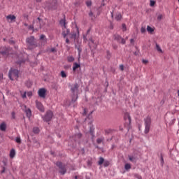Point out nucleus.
Segmentation results:
<instances>
[{
  "label": "nucleus",
  "mask_w": 179,
  "mask_h": 179,
  "mask_svg": "<svg viewBox=\"0 0 179 179\" xmlns=\"http://www.w3.org/2000/svg\"><path fill=\"white\" fill-rule=\"evenodd\" d=\"M9 78L11 80H16L19 78V71L15 69H11L8 73Z\"/></svg>",
  "instance_id": "1"
},
{
  "label": "nucleus",
  "mask_w": 179,
  "mask_h": 179,
  "mask_svg": "<svg viewBox=\"0 0 179 179\" xmlns=\"http://www.w3.org/2000/svg\"><path fill=\"white\" fill-rule=\"evenodd\" d=\"M78 89H79V85L73 84L71 86V90L72 93H73V96H72V101H76L78 100Z\"/></svg>",
  "instance_id": "2"
},
{
  "label": "nucleus",
  "mask_w": 179,
  "mask_h": 179,
  "mask_svg": "<svg viewBox=\"0 0 179 179\" xmlns=\"http://www.w3.org/2000/svg\"><path fill=\"white\" fill-rule=\"evenodd\" d=\"M152 124V120L150 117H148L145 119V134H149V131H150V125Z\"/></svg>",
  "instance_id": "3"
},
{
  "label": "nucleus",
  "mask_w": 179,
  "mask_h": 179,
  "mask_svg": "<svg viewBox=\"0 0 179 179\" xmlns=\"http://www.w3.org/2000/svg\"><path fill=\"white\" fill-rule=\"evenodd\" d=\"M27 44L29 48H34L35 47H37L34 36H30L29 38H27Z\"/></svg>",
  "instance_id": "4"
},
{
  "label": "nucleus",
  "mask_w": 179,
  "mask_h": 179,
  "mask_svg": "<svg viewBox=\"0 0 179 179\" xmlns=\"http://www.w3.org/2000/svg\"><path fill=\"white\" fill-rule=\"evenodd\" d=\"M52 117H54L52 111L48 110L43 117V120L44 121H46V122H48L49 121H51V120H52Z\"/></svg>",
  "instance_id": "5"
},
{
  "label": "nucleus",
  "mask_w": 179,
  "mask_h": 179,
  "mask_svg": "<svg viewBox=\"0 0 179 179\" xmlns=\"http://www.w3.org/2000/svg\"><path fill=\"white\" fill-rule=\"evenodd\" d=\"M57 166L59 168V173L63 176L66 173V169L65 168V165H63L61 162H57Z\"/></svg>",
  "instance_id": "6"
},
{
  "label": "nucleus",
  "mask_w": 179,
  "mask_h": 179,
  "mask_svg": "<svg viewBox=\"0 0 179 179\" xmlns=\"http://www.w3.org/2000/svg\"><path fill=\"white\" fill-rule=\"evenodd\" d=\"M46 93H47V90H45V88H41L38 91V94L39 97H41L42 99H45Z\"/></svg>",
  "instance_id": "7"
},
{
  "label": "nucleus",
  "mask_w": 179,
  "mask_h": 179,
  "mask_svg": "<svg viewBox=\"0 0 179 179\" xmlns=\"http://www.w3.org/2000/svg\"><path fill=\"white\" fill-rule=\"evenodd\" d=\"M35 103L38 110L42 113H44V106H43V103H41V102L38 101V100H36Z\"/></svg>",
  "instance_id": "8"
},
{
  "label": "nucleus",
  "mask_w": 179,
  "mask_h": 179,
  "mask_svg": "<svg viewBox=\"0 0 179 179\" xmlns=\"http://www.w3.org/2000/svg\"><path fill=\"white\" fill-rule=\"evenodd\" d=\"M124 120L129 125L131 124V115H129V113H124Z\"/></svg>",
  "instance_id": "9"
},
{
  "label": "nucleus",
  "mask_w": 179,
  "mask_h": 179,
  "mask_svg": "<svg viewBox=\"0 0 179 179\" xmlns=\"http://www.w3.org/2000/svg\"><path fill=\"white\" fill-rule=\"evenodd\" d=\"M6 19H7L8 22H9V23H10L12 22H15V20H16V16H15L13 15H8L6 16Z\"/></svg>",
  "instance_id": "10"
},
{
  "label": "nucleus",
  "mask_w": 179,
  "mask_h": 179,
  "mask_svg": "<svg viewBox=\"0 0 179 179\" xmlns=\"http://www.w3.org/2000/svg\"><path fill=\"white\" fill-rule=\"evenodd\" d=\"M40 41L41 43V45H44V44H45V43H47V38H45V36L41 35Z\"/></svg>",
  "instance_id": "11"
},
{
  "label": "nucleus",
  "mask_w": 179,
  "mask_h": 179,
  "mask_svg": "<svg viewBox=\"0 0 179 179\" xmlns=\"http://www.w3.org/2000/svg\"><path fill=\"white\" fill-rule=\"evenodd\" d=\"M0 54H2V55H6V54H9V50L6 48H1Z\"/></svg>",
  "instance_id": "12"
},
{
  "label": "nucleus",
  "mask_w": 179,
  "mask_h": 179,
  "mask_svg": "<svg viewBox=\"0 0 179 179\" xmlns=\"http://www.w3.org/2000/svg\"><path fill=\"white\" fill-rule=\"evenodd\" d=\"M115 39L117 40L119 43H122V44H125V39L121 38V36L117 35L115 36Z\"/></svg>",
  "instance_id": "13"
},
{
  "label": "nucleus",
  "mask_w": 179,
  "mask_h": 179,
  "mask_svg": "<svg viewBox=\"0 0 179 179\" xmlns=\"http://www.w3.org/2000/svg\"><path fill=\"white\" fill-rule=\"evenodd\" d=\"M0 131H6V123L2 122L1 124H0Z\"/></svg>",
  "instance_id": "14"
},
{
  "label": "nucleus",
  "mask_w": 179,
  "mask_h": 179,
  "mask_svg": "<svg viewBox=\"0 0 179 179\" xmlns=\"http://www.w3.org/2000/svg\"><path fill=\"white\" fill-rule=\"evenodd\" d=\"M16 156V151H15V149H11L10 151V159H13Z\"/></svg>",
  "instance_id": "15"
},
{
  "label": "nucleus",
  "mask_w": 179,
  "mask_h": 179,
  "mask_svg": "<svg viewBox=\"0 0 179 179\" xmlns=\"http://www.w3.org/2000/svg\"><path fill=\"white\" fill-rule=\"evenodd\" d=\"M64 31L62 32V36L64 37H66V36H68V34H69V29H66L63 28Z\"/></svg>",
  "instance_id": "16"
},
{
  "label": "nucleus",
  "mask_w": 179,
  "mask_h": 179,
  "mask_svg": "<svg viewBox=\"0 0 179 179\" xmlns=\"http://www.w3.org/2000/svg\"><path fill=\"white\" fill-rule=\"evenodd\" d=\"M78 68H80V64H79L78 63H74L73 66V72H75V71H76V69H78Z\"/></svg>",
  "instance_id": "17"
},
{
  "label": "nucleus",
  "mask_w": 179,
  "mask_h": 179,
  "mask_svg": "<svg viewBox=\"0 0 179 179\" xmlns=\"http://www.w3.org/2000/svg\"><path fill=\"white\" fill-rule=\"evenodd\" d=\"M60 24L63 27V29H66V22H65V20H61Z\"/></svg>",
  "instance_id": "18"
},
{
  "label": "nucleus",
  "mask_w": 179,
  "mask_h": 179,
  "mask_svg": "<svg viewBox=\"0 0 179 179\" xmlns=\"http://www.w3.org/2000/svg\"><path fill=\"white\" fill-rule=\"evenodd\" d=\"M25 113H26L27 116L28 117V118H30L31 117V110L29 108L26 109Z\"/></svg>",
  "instance_id": "19"
},
{
  "label": "nucleus",
  "mask_w": 179,
  "mask_h": 179,
  "mask_svg": "<svg viewBox=\"0 0 179 179\" xmlns=\"http://www.w3.org/2000/svg\"><path fill=\"white\" fill-rule=\"evenodd\" d=\"M156 48H157V51H158V52L163 54V50H162V48H160V45H159V44H156Z\"/></svg>",
  "instance_id": "20"
},
{
  "label": "nucleus",
  "mask_w": 179,
  "mask_h": 179,
  "mask_svg": "<svg viewBox=\"0 0 179 179\" xmlns=\"http://www.w3.org/2000/svg\"><path fill=\"white\" fill-rule=\"evenodd\" d=\"M78 37H79V31H78L77 29V34H73L72 38H74L75 40H76Z\"/></svg>",
  "instance_id": "21"
},
{
  "label": "nucleus",
  "mask_w": 179,
  "mask_h": 179,
  "mask_svg": "<svg viewBox=\"0 0 179 179\" xmlns=\"http://www.w3.org/2000/svg\"><path fill=\"white\" fill-rule=\"evenodd\" d=\"M147 31H148V33H153V31H155V29L152 28L150 26H148Z\"/></svg>",
  "instance_id": "22"
},
{
  "label": "nucleus",
  "mask_w": 179,
  "mask_h": 179,
  "mask_svg": "<svg viewBox=\"0 0 179 179\" xmlns=\"http://www.w3.org/2000/svg\"><path fill=\"white\" fill-rule=\"evenodd\" d=\"M67 59L69 62H73L75 61V58H73V57L72 56L68 57Z\"/></svg>",
  "instance_id": "23"
},
{
  "label": "nucleus",
  "mask_w": 179,
  "mask_h": 179,
  "mask_svg": "<svg viewBox=\"0 0 179 179\" xmlns=\"http://www.w3.org/2000/svg\"><path fill=\"white\" fill-rule=\"evenodd\" d=\"M33 132L34 134H38L40 132V129H38V127H34L33 129Z\"/></svg>",
  "instance_id": "24"
},
{
  "label": "nucleus",
  "mask_w": 179,
  "mask_h": 179,
  "mask_svg": "<svg viewBox=\"0 0 179 179\" xmlns=\"http://www.w3.org/2000/svg\"><path fill=\"white\" fill-rule=\"evenodd\" d=\"M32 85H33V83L30 80L27 81V83H26V85L27 86V87H31Z\"/></svg>",
  "instance_id": "25"
},
{
  "label": "nucleus",
  "mask_w": 179,
  "mask_h": 179,
  "mask_svg": "<svg viewBox=\"0 0 179 179\" xmlns=\"http://www.w3.org/2000/svg\"><path fill=\"white\" fill-rule=\"evenodd\" d=\"M103 163H104V159L103 157H100L98 164H99V166H101Z\"/></svg>",
  "instance_id": "26"
},
{
  "label": "nucleus",
  "mask_w": 179,
  "mask_h": 179,
  "mask_svg": "<svg viewBox=\"0 0 179 179\" xmlns=\"http://www.w3.org/2000/svg\"><path fill=\"white\" fill-rule=\"evenodd\" d=\"M124 169H125V170H130V169H131V164H126L124 165Z\"/></svg>",
  "instance_id": "27"
},
{
  "label": "nucleus",
  "mask_w": 179,
  "mask_h": 179,
  "mask_svg": "<svg viewBox=\"0 0 179 179\" xmlns=\"http://www.w3.org/2000/svg\"><path fill=\"white\" fill-rule=\"evenodd\" d=\"M141 32L143 34H144V33H146V27H142L141 28Z\"/></svg>",
  "instance_id": "28"
},
{
  "label": "nucleus",
  "mask_w": 179,
  "mask_h": 179,
  "mask_svg": "<svg viewBox=\"0 0 179 179\" xmlns=\"http://www.w3.org/2000/svg\"><path fill=\"white\" fill-rule=\"evenodd\" d=\"M157 19V20H162L163 19V14H158Z\"/></svg>",
  "instance_id": "29"
},
{
  "label": "nucleus",
  "mask_w": 179,
  "mask_h": 179,
  "mask_svg": "<svg viewBox=\"0 0 179 179\" xmlns=\"http://www.w3.org/2000/svg\"><path fill=\"white\" fill-rule=\"evenodd\" d=\"M15 141L17 143H22V139L20 138V137H17L15 138Z\"/></svg>",
  "instance_id": "30"
},
{
  "label": "nucleus",
  "mask_w": 179,
  "mask_h": 179,
  "mask_svg": "<svg viewBox=\"0 0 179 179\" xmlns=\"http://www.w3.org/2000/svg\"><path fill=\"white\" fill-rule=\"evenodd\" d=\"M61 76L62 78H66V73L64 71H61Z\"/></svg>",
  "instance_id": "31"
},
{
  "label": "nucleus",
  "mask_w": 179,
  "mask_h": 179,
  "mask_svg": "<svg viewBox=\"0 0 179 179\" xmlns=\"http://www.w3.org/2000/svg\"><path fill=\"white\" fill-rule=\"evenodd\" d=\"M27 94L26 92H24L23 94H21V96L22 99H27Z\"/></svg>",
  "instance_id": "32"
},
{
  "label": "nucleus",
  "mask_w": 179,
  "mask_h": 179,
  "mask_svg": "<svg viewBox=\"0 0 179 179\" xmlns=\"http://www.w3.org/2000/svg\"><path fill=\"white\" fill-rule=\"evenodd\" d=\"M27 96L28 97H31V96H33V92L31 91L27 92Z\"/></svg>",
  "instance_id": "33"
},
{
  "label": "nucleus",
  "mask_w": 179,
  "mask_h": 179,
  "mask_svg": "<svg viewBox=\"0 0 179 179\" xmlns=\"http://www.w3.org/2000/svg\"><path fill=\"white\" fill-rule=\"evenodd\" d=\"M122 15L121 14H118L116 17H115V19L116 20H121V18H122Z\"/></svg>",
  "instance_id": "34"
},
{
  "label": "nucleus",
  "mask_w": 179,
  "mask_h": 179,
  "mask_svg": "<svg viewBox=\"0 0 179 179\" xmlns=\"http://www.w3.org/2000/svg\"><path fill=\"white\" fill-rule=\"evenodd\" d=\"M155 3H156V1L151 0L150 5V6H155Z\"/></svg>",
  "instance_id": "35"
},
{
  "label": "nucleus",
  "mask_w": 179,
  "mask_h": 179,
  "mask_svg": "<svg viewBox=\"0 0 179 179\" xmlns=\"http://www.w3.org/2000/svg\"><path fill=\"white\" fill-rule=\"evenodd\" d=\"M143 64H144L145 65H146V64H149V61L146 60V59H143L142 60Z\"/></svg>",
  "instance_id": "36"
},
{
  "label": "nucleus",
  "mask_w": 179,
  "mask_h": 179,
  "mask_svg": "<svg viewBox=\"0 0 179 179\" xmlns=\"http://www.w3.org/2000/svg\"><path fill=\"white\" fill-rule=\"evenodd\" d=\"M129 160H130V162H135V157H129Z\"/></svg>",
  "instance_id": "37"
},
{
  "label": "nucleus",
  "mask_w": 179,
  "mask_h": 179,
  "mask_svg": "<svg viewBox=\"0 0 179 179\" xmlns=\"http://www.w3.org/2000/svg\"><path fill=\"white\" fill-rule=\"evenodd\" d=\"M97 143H101L103 142V138H98L96 140Z\"/></svg>",
  "instance_id": "38"
},
{
  "label": "nucleus",
  "mask_w": 179,
  "mask_h": 179,
  "mask_svg": "<svg viewBox=\"0 0 179 179\" xmlns=\"http://www.w3.org/2000/svg\"><path fill=\"white\" fill-rule=\"evenodd\" d=\"M135 177H136V178H137V179H142V176H141V175H138V174H136V175H135Z\"/></svg>",
  "instance_id": "39"
},
{
  "label": "nucleus",
  "mask_w": 179,
  "mask_h": 179,
  "mask_svg": "<svg viewBox=\"0 0 179 179\" xmlns=\"http://www.w3.org/2000/svg\"><path fill=\"white\" fill-rule=\"evenodd\" d=\"M86 4H87V6H92V1H88L86 2Z\"/></svg>",
  "instance_id": "40"
},
{
  "label": "nucleus",
  "mask_w": 179,
  "mask_h": 179,
  "mask_svg": "<svg viewBox=\"0 0 179 179\" xmlns=\"http://www.w3.org/2000/svg\"><path fill=\"white\" fill-rule=\"evenodd\" d=\"M122 29H123V31H125L127 30V26L125 25V24H122Z\"/></svg>",
  "instance_id": "41"
},
{
  "label": "nucleus",
  "mask_w": 179,
  "mask_h": 179,
  "mask_svg": "<svg viewBox=\"0 0 179 179\" xmlns=\"http://www.w3.org/2000/svg\"><path fill=\"white\" fill-rule=\"evenodd\" d=\"M2 79H3V74H2V73H0V82L1 80H2Z\"/></svg>",
  "instance_id": "42"
},
{
  "label": "nucleus",
  "mask_w": 179,
  "mask_h": 179,
  "mask_svg": "<svg viewBox=\"0 0 179 179\" xmlns=\"http://www.w3.org/2000/svg\"><path fill=\"white\" fill-rule=\"evenodd\" d=\"M120 71H124V65H120Z\"/></svg>",
  "instance_id": "43"
},
{
  "label": "nucleus",
  "mask_w": 179,
  "mask_h": 179,
  "mask_svg": "<svg viewBox=\"0 0 179 179\" xmlns=\"http://www.w3.org/2000/svg\"><path fill=\"white\" fill-rule=\"evenodd\" d=\"M50 9H52V10L57 9V5H55L53 7H51Z\"/></svg>",
  "instance_id": "44"
},
{
  "label": "nucleus",
  "mask_w": 179,
  "mask_h": 179,
  "mask_svg": "<svg viewBox=\"0 0 179 179\" xmlns=\"http://www.w3.org/2000/svg\"><path fill=\"white\" fill-rule=\"evenodd\" d=\"M103 166H104L105 167H107V166H108V162H104Z\"/></svg>",
  "instance_id": "45"
},
{
  "label": "nucleus",
  "mask_w": 179,
  "mask_h": 179,
  "mask_svg": "<svg viewBox=\"0 0 179 179\" xmlns=\"http://www.w3.org/2000/svg\"><path fill=\"white\" fill-rule=\"evenodd\" d=\"M84 114L86 115V114H87V110L85 109L84 110Z\"/></svg>",
  "instance_id": "46"
},
{
  "label": "nucleus",
  "mask_w": 179,
  "mask_h": 179,
  "mask_svg": "<svg viewBox=\"0 0 179 179\" xmlns=\"http://www.w3.org/2000/svg\"><path fill=\"white\" fill-rule=\"evenodd\" d=\"M5 173V167L3 168V170L1 171V173Z\"/></svg>",
  "instance_id": "47"
},
{
  "label": "nucleus",
  "mask_w": 179,
  "mask_h": 179,
  "mask_svg": "<svg viewBox=\"0 0 179 179\" xmlns=\"http://www.w3.org/2000/svg\"><path fill=\"white\" fill-rule=\"evenodd\" d=\"M66 43L67 44H69V39L66 38Z\"/></svg>",
  "instance_id": "48"
},
{
  "label": "nucleus",
  "mask_w": 179,
  "mask_h": 179,
  "mask_svg": "<svg viewBox=\"0 0 179 179\" xmlns=\"http://www.w3.org/2000/svg\"><path fill=\"white\" fill-rule=\"evenodd\" d=\"M90 43H94V42L93 41V39H92V38H90Z\"/></svg>",
  "instance_id": "49"
},
{
  "label": "nucleus",
  "mask_w": 179,
  "mask_h": 179,
  "mask_svg": "<svg viewBox=\"0 0 179 179\" xmlns=\"http://www.w3.org/2000/svg\"><path fill=\"white\" fill-rule=\"evenodd\" d=\"M75 179H82V178L76 176V177H75Z\"/></svg>",
  "instance_id": "50"
},
{
  "label": "nucleus",
  "mask_w": 179,
  "mask_h": 179,
  "mask_svg": "<svg viewBox=\"0 0 179 179\" xmlns=\"http://www.w3.org/2000/svg\"><path fill=\"white\" fill-rule=\"evenodd\" d=\"M90 16H93V13L92 12L90 13Z\"/></svg>",
  "instance_id": "51"
},
{
  "label": "nucleus",
  "mask_w": 179,
  "mask_h": 179,
  "mask_svg": "<svg viewBox=\"0 0 179 179\" xmlns=\"http://www.w3.org/2000/svg\"><path fill=\"white\" fill-rule=\"evenodd\" d=\"M43 0H36V2H41Z\"/></svg>",
  "instance_id": "52"
},
{
  "label": "nucleus",
  "mask_w": 179,
  "mask_h": 179,
  "mask_svg": "<svg viewBox=\"0 0 179 179\" xmlns=\"http://www.w3.org/2000/svg\"><path fill=\"white\" fill-rule=\"evenodd\" d=\"M37 20H38V22H40V17H38V18H37Z\"/></svg>",
  "instance_id": "53"
},
{
  "label": "nucleus",
  "mask_w": 179,
  "mask_h": 179,
  "mask_svg": "<svg viewBox=\"0 0 179 179\" xmlns=\"http://www.w3.org/2000/svg\"><path fill=\"white\" fill-rule=\"evenodd\" d=\"M131 43H134V39H131Z\"/></svg>",
  "instance_id": "54"
},
{
  "label": "nucleus",
  "mask_w": 179,
  "mask_h": 179,
  "mask_svg": "<svg viewBox=\"0 0 179 179\" xmlns=\"http://www.w3.org/2000/svg\"><path fill=\"white\" fill-rule=\"evenodd\" d=\"M30 29H34V27H31Z\"/></svg>",
  "instance_id": "55"
},
{
  "label": "nucleus",
  "mask_w": 179,
  "mask_h": 179,
  "mask_svg": "<svg viewBox=\"0 0 179 179\" xmlns=\"http://www.w3.org/2000/svg\"><path fill=\"white\" fill-rule=\"evenodd\" d=\"M178 96H179V90L178 91Z\"/></svg>",
  "instance_id": "56"
},
{
  "label": "nucleus",
  "mask_w": 179,
  "mask_h": 179,
  "mask_svg": "<svg viewBox=\"0 0 179 179\" xmlns=\"http://www.w3.org/2000/svg\"><path fill=\"white\" fill-rule=\"evenodd\" d=\"M162 161L163 162V158H162Z\"/></svg>",
  "instance_id": "57"
},
{
  "label": "nucleus",
  "mask_w": 179,
  "mask_h": 179,
  "mask_svg": "<svg viewBox=\"0 0 179 179\" xmlns=\"http://www.w3.org/2000/svg\"><path fill=\"white\" fill-rule=\"evenodd\" d=\"M52 51H54V49H52Z\"/></svg>",
  "instance_id": "58"
},
{
  "label": "nucleus",
  "mask_w": 179,
  "mask_h": 179,
  "mask_svg": "<svg viewBox=\"0 0 179 179\" xmlns=\"http://www.w3.org/2000/svg\"><path fill=\"white\" fill-rule=\"evenodd\" d=\"M178 2H179V0H178Z\"/></svg>",
  "instance_id": "59"
}]
</instances>
